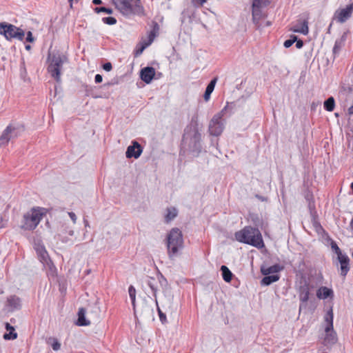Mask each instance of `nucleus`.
<instances>
[{"label": "nucleus", "instance_id": "1", "mask_svg": "<svg viewBox=\"0 0 353 353\" xmlns=\"http://www.w3.org/2000/svg\"><path fill=\"white\" fill-rule=\"evenodd\" d=\"M235 239L240 243L248 244L257 248L264 247V242L261 232L258 228L245 226L234 234Z\"/></svg>", "mask_w": 353, "mask_h": 353}, {"label": "nucleus", "instance_id": "2", "mask_svg": "<svg viewBox=\"0 0 353 353\" xmlns=\"http://www.w3.org/2000/svg\"><path fill=\"white\" fill-rule=\"evenodd\" d=\"M47 210L41 207H33L23 214L20 228L24 231H33L46 215Z\"/></svg>", "mask_w": 353, "mask_h": 353}, {"label": "nucleus", "instance_id": "3", "mask_svg": "<svg viewBox=\"0 0 353 353\" xmlns=\"http://www.w3.org/2000/svg\"><path fill=\"white\" fill-rule=\"evenodd\" d=\"M168 255L170 259L179 256L184 247L182 232L176 228H172L166 237Z\"/></svg>", "mask_w": 353, "mask_h": 353}, {"label": "nucleus", "instance_id": "4", "mask_svg": "<svg viewBox=\"0 0 353 353\" xmlns=\"http://www.w3.org/2000/svg\"><path fill=\"white\" fill-rule=\"evenodd\" d=\"M68 61V57L65 54L60 53L49 54L48 57V72L57 83L61 81V72L63 65L67 63Z\"/></svg>", "mask_w": 353, "mask_h": 353}, {"label": "nucleus", "instance_id": "5", "mask_svg": "<svg viewBox=\"0 0 353 353\" xmlns=\"http://www.w3.org/2000/svg\"><path fill=\"white\" fill-rule=\"evenodd\" d=\"M114 3L117 8L124 15L144 14L141 0H114Z\"/></svg>", "mask_w": 353, "mask_h": 353}, {"label": "nucleus", "instance_id": "6", "mask_svg": "<svg viewBox=\"0 0 353 353\" xmlns=\"http://www.w3.org/2000/svg\"><path fill=\"white\" fill-rule=\"evenodd\" d=\"M0 34L3 35L8 41L13 39L22 41L24 38L25 32L22 29L12 24L1 22L0 23Z\"/></svg>", "mask_w": 353, "mask_h": 353}, {"label": "nucleus", "instance_id": "7", "mask_svg": "<svg viewBox=\"0 0 353 353\" xmlns=\"http://www.w3.org/2000/svg\"><path fill=\"white\" fill-rule=\"evenodd\" d=\"M333 311L331 308L326 313L324 320L326 323V325L325 327V336L324 338V344L325 345H329V344H334L337 341V336L336 332L334 330L333 327Z\"/></svg>", "mask_w": 353, "mask_h": 353}, {"label": "nucleus", "instance_id": "8", "mask_svg": "<svg viewBox=\"0 0 353 353\" xmlns=\"http://www.w3.org/2000/svg\"><path fill=\"white\" fill-rule=\"evenodd\" d=\"M223 111L214 114L210 121L209 132L213 136H219L223 131L224 125L223 122Z\"/></svg>", "mask_w": 353, "mask_h": 353}, {"label": "nucleus", "instance_id": "9", "mask_svg": "<svg viewBox=\"0 0 353 353\" xmlns=\"http://www.w3.org/2000/svg\"><path fill=\"white\" fill-rule=\"evenodd\" d=\"M267 13L263 10H260L254 8H252V21L254 23L257 29H261L264 27L270 26L272 23L269 21H263L267 18Z\"/></svg>", "mask_w": 353, "mask_h": 353}, {"label": "nucleus", "instance_id": "10", "mask_svg": "<svg viewBox=\"0 0 353 353\" xmlns=\"http://www.w3.org/2000/svg\"><path fill=\"white\" fill-rule=\"evenodd\" d=\"M308 19L309 13H303L302 17L292 26L290 30L294 32L301 33L304 35H307L309 32Z\"/></svg>", "mask_w": 353, "mask_h": 353}, {"label": "nucleus", "instance_id": "11", "mask_svg": "<svg viewBox=\"0 0 353 353\" xmlns=\"http://www.w3.org/2000/svg\"><path fill=\"white\" fill-rule=\"evenodd\" d=\"M353 13V2L345 8L339 9L334 14L335 20L341 23H345L352 16Z\"/></svg>", "mask_w": 353, "mask_h": 353}, {"label": "nucleus", "instance_id": "12", "mask_svg": "<svg viewBox=\"0 0 353 353\" xmlns=\"http://www.w3.org/2000/svg\"><path fill=\"white\" fill-rule=\"evenodd\" d=\"M310 294V287L309 283H305L303 285H301L299 288V298L301 304L299 307V311L301 310L303 304H305L309 299Z\"/></svg>", "mask_w": 353, "mask_h": 353}, {"label": "nucleus", "instance_id": "13", "mask_svg": "<svg viewBox=\"0 0 353 353\" xmlns=\"http://www.w3.org/2000/svg\"><path fill=\"white\" fill-rule=\"evenodd\" d=\"M36 252L39 256V261L45 265L50 268L52 262L50 260L48 253L43 245H38L36 248Z\"/></svg>", "mask_w": 353, "mask_h": 353}, {"label": "nucleus", "instance_id": "14", "mask_svg": "<svg viewBox=\"0 0 353 353\" xmlns=\"http://www.w3.org/2000/svg\"><path fill=\"white\" fill-rule=\"evenodd\" d=\"M142 153V148L137 141H133L132 145L128 147L125 154L127 158L134 157L137 159Z\"/></svg>", "mask_w": 353, "mask_h": 353}, {"label": "nucleus", "instance_id": "15", "mask_svg": "<svg viewBox=\"0 0 353 353\" xmlns=\"http://www.w3.org/2000/svg\"><path fill=\"white\" fill-rule=\"evenodd\" d=\"M337 259L340 263V274L342 276L345 277L350 270V259L345 254Z\"/></svg>", "mask_w": 353, "mask_h": 353}, {"label": "nucleus", "instance_id": "16", "mask_svg": "<svg viewBox=\"0 0 353 353\" xmlns=\"http://www.w3.org/2000/svg\"><path fill=\"white\" fill-rule=\"evenodd\" d=\"M155 75V70L152 67H145L141 70V79L146 83H150Z\"/></svg>", "mask_w": 353, "mask_h": 353}, {"label": "nucleus", "instance_id": "17", "mask_svg": "<svg viewBox=\"0 0 353 353\" xmlns=\"http://www.w3.org/2000/svg\"><path fill=\"white\" fill-rule=\"evenodd\" d=\"M316 296L319 299H325L327 298H333L334 292L332 289L327 287H321L316 291Z\"/></svg>", "mask_w": 353, "mask_h": 353}, {"label": "nucleus", "instance_id": "18", "mask_svg": "<svg viewBox=\"0 0 353 353\" xmlns=\"http://www.w3.org/2000/svg\"><path fill=\"white\" fill-rule=\"evenodd\" d=\"M159 31V24L157 22H153L152 23V29L148 33V39L145 41H143L150 46L153 42L155 37L158 35Z\"/></svg>", "mask_w": 353, "mask_h": 353}, {"label": "nucleus", "instance_id": "19", "mask_svg": "<svg viewBox=\"0 0 353 353\" xmlns=\"http://www.w3.org/2000/svg\"><path fill=\"white\" fill-rule=\"evenodd\" d=\"M283 269V266H281L279 264H275L274 265L270 266L266 268H262L261 272L263 275H268L270 274L278 273L280 271H281Z\"/></svg>", "mask_w": 353, "mask_h": 353}, {"label": "nucleus", "instance_id": "20", "mask_svg": "<svg viewBox=\"0 0 353 353\" xmlns=\"http://www.w3.org/2000/svg\"><path fill=\"white\" fill-rule=\"evenodd\" d=\"M8 306L12 310L19 309L21 305L20 299L16 296H10L7 300Z\"/></svg>", "mask_w": 353, "mask_h": 353}, {"label": "nucleus", "instance_id": "21", "mask_svg": "<svg viewBox=\"0 0 353 353\" xmlns=\"http://www.w3.org/2000/svg\"><path fill=\"white\" fill-rule=\"evenodd\" d=\"M216 81H217V78L215 77L208 85L205 92L203 95V97H204V99L205 101H208L210 99V94L214 89Z\"/></svg>", "mask_w": 353, "mask_h": 353}, {"label": "nucleus", "instance_id": "22", "mask_svg": "<svg viewBox=\"0 0 353 353\" xmlns=\"http://www.w3.org/2000/svg\"><path fill=\"white\" fill-rule=\"evenodd\" d=\"M85 310L81 307L78 312V323L77 324L80 326H85L90 325V321H87L85 318Z\"/></svg>", "mask_w": 353, "mask_h": 353}, {"label": "nucleus", "instance_id": "23", "mask_svg": "<svg viewBox=\"0 0 353 353\" xmlns=\"http://www.w3.org/2000/svg\"><path fill=\"white\" fill-rule=\"evenodd\" d=\"M6 329L9 331V333H6L3 335V339L6 340L15 339L17 337V334L14 332L13 326L10 325V323H6Z\"/></svg>", "mask_w": 353, "mask_h": 353}, {"label": "nucleus", "instance_id": "24", "mask_svg": "<svg viewBox=\"0 0 353 353\" xmlns=\"http://www.w3.org/2000/svg\"><path fill=\"white\" fill-rule=\"evenodd\" d=\"M12 129L10 126H8L6 130L3 131L2 135L0 137V145L3 144H7L10 139V133L12 132Z\"/></svg>", "mask_w": 353, "mask_h": 353}, {"label": "nucleus", "instance_id": "25", "mask_svg": "<svg viewBox=\"0 0 353 353\" xmlns=\"http://www.w3.org/2000/svg\"><path fill=\"white\" fill-rule=\"evenodd\" d=\"M280 279L279 275L273 274V275H266L261 280V284L264 285H269L271 283L279 281Z\"/></svg>", "mask_w": 353, "mask_h": 353}, {"label": "nucleus", "instance_id": "26", "mask_svg": "<svg viewBox=\"0 0 353 353\" xmlns=\"http://www.w3.org/2000/svg\"><path fill=\"white\" fill-rule=\"evenodd\" d=\"M272 0H252V8H254L260 10H264L270 3Z\"/></svg>", "mask_w": 353, "mask_h": 353}, {"label": "nucleus", "instance_id": "27", "mask_svg": "<svg viewBox=\"0 0 353 353\" xmlns=\"http://www.w3.org/2000/svg\"><path fill=\"white\" fill-rule=\"evenodd\" d=\"M178 212L175 208H167V214L165 216V221L166 223H169L173 220L177 216Z\"/></svg>", "mask_w": 353, "mask_h": 353}, {"label": "nucleus", "instance_id": "28", "mask_svg": "<svg viewBox=\"0 0 353 353\" xmlns=\"http://www.w3.org/2000/svg\"><path fill=\"white\" fill-rule=\"evenodd\" d=\"M221 270L222 272V276L223 280L228 283L230 282L233 274L229 268L225 265H222L221 267Z\"/></svg>", "mask_w": 353, "mask_h": 353}, {"label": "nucleus", "instance_id": "29", "mask_svg": "<svg viewBox=\"0 0 353 353\" xmlns=\"http://www.w3.org/2000/svg\"><path fill=\"white\" fill-rule=\"evenodd\" d=\"M324 108L328 111L332 112L334 110L335 107V101L334 97H330L324 102Z\"/></svg>", "mask_w": 353, "mask_h": 353}, {"label": "nucleus", "instance_id": "30", "mask_svg": "<svg viewBox=\"0 0 353 353\" xmlns=\"http://www.w3.org/2000/svg\"><path fill=\"white\" fill-rule=\"evenodd\" d=\"M47 343L50 345H51L52 348L57 351L60 350L61 348V343L59 342V341L54 337H50L47 339Z\"/></svg>", "mask_w": 353, "mask_h": 353}, {"label": "nucleus", "instance_id": "31", "mask_svg": "<svg viewBox=\"0 0 353 353\" xmlns=\"http://www.w3.org/2000/svg\"><path fill=\"white\" fill-rule=\"evenodd\" d=\"M148 285L153 292L154 296H156L157 291V281L154 278L150 277L148 280Z\"/></svg>", "mask_w": 353, "mask_h": 353}, {"label": "nucleus", "instance_id": "32", "mask_svg": "<svg viewBox=\"0 0 353 353\" xmlns=\"http://www.w3.org/2000/svg\"><path fill=\"white\" fill-rule=\"evenodd\" d=\"M128 292L130 299L132 301V304L133 307H134L136 301V290L132 285H130L128 288Z\"/></svg>", "mask_w": 353, "mask_h": 353}, {"label": "nucleus", "instance_id": "33", "mask_svg": "<svg viewBox=\"0 0 353 353\" xmlns=\"http://www.w3.org/2000/svg\"><path fill=\"white\" fill-rule=\"evenodd\" d=\"M296 41V35H290V39L285 41L283 46L285 48H288Z\"/></svg>", "mask_w": 353, "mask_h": 353}, {"label": "nucleus", "instance_id": "34", "mask_svg": "<svg viewBox=\"0 0 353 353\" xmlns=\"http://www.w3.org/2000/svg\"><path fill=\"white\" fill-rule=\"evenodd\" d=\"M94 10L97 13H99V12H105L106 14H112V9L107 8H105V7H100V8L96 7L94 9Z\"/></svg>", "mask_w": 353, "mask_h": 353}, {"label": "nucleus", "instance_id": "35", "mask_svg": "<svg viewBox=\"0 0 353 353\" xmlns=\"http://www.w3.org/2000/svg\"><path fill=\"white\" fill-rule=\"evenodd\" d=\"M331 247H332V250L336 254L337 257L344 254L342 253L341 249L339 248V247L337 245V244L335 242H332L331 243Z\"/></svg>", "mask_w": 353, "mask_h": 353}, {"label": "nucleus", "instance_id": "36", "mask_svg": "<svg viewBox=\"0 0 353 353\" xmlns=\"http://www.w3.org/2000/svg\"><path fill=\"white\" fill-rule=\"evenodd\" d=\"M103 21L108 25H114L117 23L116 19L112 17L103 18Z\"/></svg>", "mask_w": 353, "mask_h": 353}, {"label": "nucleus", "instance_id": "37", "mask_svg": "<svg viewBox=\"0 0 353 353\" xmlns=\"http://www.w3.org/2000/svg\"><path fill=\"white\" fill-rule=\"evenodd\" d=\"M148 46H149V45H148L145 42H144L143 41L141 42V48L137 49L136 50V52H135V55L136 56H139L141 54H142L143 51L145 50V48H146Z\"/></svg>", "mask_w": 353, "mask_h": 353}, {"label": "nucleus", "instance_id": "38", "mask_svg": "<svg viewBox=\"0 0 353 353\" xmlns=\"http://www.w3.org/2000/svg\"><path fill=\"white\" fill-rule=\"evenodd\" d=\"M208 0H192V3L194 7H202Z\"/></svg>", "mask_w": 353, "mask_h": 353}, {"label": "nucleus", "instance_id": "39", "mask_svg": "<svg viewBox=\"0 0 353 353\" xmlns=\"http://www.w3.org/2000/svg\"><path fill=\"white\" fill-rule=\"evenodd\" d=\"M103 70H105V71H110L112 69V63H110V62H108V63H105L103 65Z\"/></svg>", "mask_w": 353, "mask_h": 353}, {"label": "nucleus", "instance_id": "40", "mask_svg": "<svg viewBox=\"0 0 353 353\" xmlns=\"http://www.w3.org/2000/svg\"><path fill=\"white\" fill-rule=\"evenodd\" d=\"M34 37L32 36V33L30 32V31H28V33H27V37H26V41H28V42H33L34 41Z\"/></svg>", "mask_w": 353, "mask_h": 353}, {"label": "nucleus", "instance_id": "41", "mask_svg": "<svg viewBox=\"0 0 353 353\" xmlns=\"http://www.w3.org/2000/svg\"><path fill=\"white\" fill-rule=\"evenodd\" d=\"M157 310H158L160 320L162 322L165 321L166 320L165 314H164L159 307L157 308Z\"/></svg>", "mask_w": 353, "mask_h": 353}, {"label": "nucleus", "instance_id": "42", "mask_svg": "<svg viewBox=\"0 0 353 353\" xmlns=\"http://www.w3.org/2000/svg\"><path fill=\"white\" fill-rule=\"evenodd\" d=\"M295 42H296V47L298 49H300V48H301L303 46V42L302 40L298 39L296 38V41Z\"/></svg>", "mask_w": 353, "mask_h": 353}, {"label": "nucleus", "instance_id": "43", "mask_svg": "<svg viewBox=\"0 0 353 353\" xmlns=\"http://www.w3.org/2000/svg\"><path fill=\"white\" fill-rule=\"evenodd\" d=\"M68 215L70 217V219L72 220L73 223H75L77 221L76 214L74 212H68Z\"/></svg>", "mask_w": 353, "mask_h": 353}, {"label": "nucleus", "instance_id": "44", "mask_svg": "<svg viewBox=\"0 0 353 353\" xmlns=\"http://www.w3.org/2000/svg\"><path fill=\"white\" fill-rule=\"evenodd\" d=\"M102 80H103V78L101 74H97L95 75L94 81L97 83H101L102 81Z\"/></svg>", "mask_w": 353, "mask_h": 353}, {"label": "nucleus", "instance_id": "45", "mask_svg": "<svg viewBox=\"0 0 353 353\" xmlns=\"http://www.w3.org/2000/svg\"><path fill=\"white\" fill-rule=\"evenodd\" d=\"M347 112L350 115L353 114V105L350 106Z\"/></svg>", "mask_w": 353, "mask_h": 353}, {"label": "nucleus", "instance_id": "46", "mask_svg": "<svg viewBox=\"0 0 353 353\" xmlns=\"http://www.w3.org/2000/svg\"><path fill=\"white\" fill-rule=\"evenodd\" d=\"M92 3L95 5H99V4L102 3V1L101 0H93Z\"/></svg>", "mask_w": 353, "mask_h": 353}, {"label": "nucleus", "instance_id": "47", "mask_svg": "<svg viewBox=\"0 0 353 353\" xmlns=\"http://www.w3.org/2000/svg\"><path fill=\"white\" fill-rule=\"evenodd\" d=\"M79 0H68L70 8H72L73 2H78Z\"/></svg>", "mask_w": 353, "mask_h": 353}, {"label": "nucleus", "instance_id": "48", "mask_svg": "<svg viewBox=\"0 0 353 353\" xmlns=\"http://www.w3.org/2000/svg\"><path fill=\"white\" fill-rule=\"evenodd\" d=\"M351 189H352V190L353 192V182L351 183Z\"/></svg>", "mask_w": 353, "mask_h": 353}, {"label": "nucleus", "instance_id": "49", "mask_svg": "<svg viewBox=\"0 0 353 353\" xmlns=\"http://www.w3.org/2000/svg\"><path fill=\"white\" fill-rule=\"evenodd\" d=\"M26 48H27V49H30V47L29 46H26Z\"/></svg>", "mask_w": 353, "mask_h": 353}, {"label": "nucleus", "instance_id": "50", "mask_svg": "<svg viewBox=\"0 0 353 353\" xmlns=\"http://www.w3.org/2000/svg\"><path fill=\"white\" fill-rule=\"evenodd\" d=\"M352 223H353V219H352Z\"/></svg>", "mask_w": 353, "mask_h": 353}]
</instances>
